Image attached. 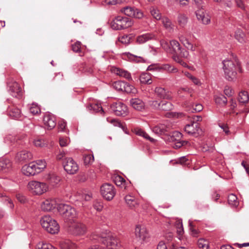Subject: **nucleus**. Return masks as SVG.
Wrapping results in <instances>:
<instances>
[{"instance_id": "3", "label": "nucleus", "mask_w": 249, "mask_h": 249, "mask_svg": "<svg viewBox=\"0 0 249 249\" xmlns=\"http://www.w3.org/2000/svg\"><path fill=\"white\" fill-rule=\"evenodd\" d=\"M90 239L95 242H102L107 246L106 249H119L121 246L119 240L113 236L104 238L96 233H92L90 236Z\"/></svg>"}, {"instance_id": "51", "label": "nucleus", "mask_w": 249, "mask_h": 249, "mask_svg": "<svg viewBox=\"0 0 249 249\" xmlns=\"http://www.w3.org/2000/svg\"><path fill=\"white\" fill-rule=\"evenodd\" d=\"M160 108L165 111L171 110L173 106L170 102L161 101Z\"/></svg>"}, {"instance_id": "54", "label": "nucleus", "mask_w": 249, "mask_h": 249, "mask_svg": "<svg viewBox=\"0 0 249 249\" xmlns=\"http://www.w3.org/2000/svg\"><path fill=\"white\" fill-rule=\"evenodd\" d=\"M197 245L201 249H208L209 247L208 241L202 238L198 240Z\"/></svg>"}, {"instance_id": "8", "label": "nucleus", "mask_w": 249, "mask_h": 249, "mask_svg": "<svg viewBox=\"0 0 249 249\" xmlns=\"http://www.w3.org/2000/svg\"><path fill=\"white\" fill-rule=\"evenodd\" d=\"M135 235L136 240L141 244L147 242L150 237L148 230L145 226L143 225L136 226Z\"/></svg>"}, {"instance_id": "59", "label": "nucleus", "mask_w": 249, "mask_h": 249, "mask_svg": "<svg viewBox=\"0 0 249 249\" xmlns=\"http://www.w3.org/2000/svg\"><path fill=\"white\" fill-rule=\"evenodd\" d=\"M160 45L162 48L169 53H172V49L170 44L166 40H162L160 41Z\"/></svg>"}, {"instance_id": "14", "label": "nucleus", "mask_w": 249, "mask_h": 249, "mask_svg": "<svg viewBox=\"0 0 249 249\" xmlns=\"http://www.w3.org/2000/svg\"><path fill=\"white\" fill-rule=\"evenodd\" d=\"M58 205L55 198H48L42 202L40 207L42 211L49 212L53 210L56 207H58Z\"/></svg>"}, {"instance_id": "44", "label": "nucleus", "mask_w": 249, "mask_h": 249, "mask_svg": "<svg viewBox=\"0 0 249 249\" xmlns=\"http://www.w3.org/2000/svg\"><path fill=\"white\" fill-rule=\"evenodd\" d=\"M189 227L191 235L194 237H197L199 231L198 230L195 229L193 221L191 220H189Z\"/></svg>"}, {"instance_id": "58", "label": "nucleus", "mask_w": 249, "mask_h": 249, "mask_svg": "<svg viewBox=\"0 0 249 249\" xmlns=\"http://www.w3.org/2000/svg\"><path fill=\"white\" fill-rule=\"evenodd\" d=\"M130 37L127 35H122L118 37V41L124 44H128L130 43Z\"/></svg>"}, {"instance_id": "40", "label": "nucleus", "mask_w": 249, "mask_h": 249, "mask_svg": "<svg viewBox=\"0 0 249 249\" xmlns=\"http://www.w3.org/2000/svg\"><path fill=\"white\" fill-rule=\"evenodd\" d=\"M149 10L151 15L156 20H160L162 18L161 13L158 8L152 6L150 8Z\"/></svg>"}, {"instance_id": "46", "label": "nucleus", "mask_w": 249, "mask_h": 249, "mask_svg": "<svg viewBox=\"0 0 249 249\" xmlns=\"http://www.w3.org/2000/svg\"><path fill=\"white\" fill-rule=\"evenodd\" d=\"M30 112L33 115H36L40 113L41 109L39 106L36 103H32L29 107Z\"/></svg>"}, {"instance_id": "7", "label": "nucleus", "mask_w": 249, "mask_h": 249, "mask_svg": "<svg viewBox=\"0 0 249 249\" xmlns=\"http://www.w3.org/2000/svg\"><path fill=\"white\" fill-rule=\"evenodd\" d=\"M133 21L131 19L125 17L118 16L110 23L111 28L116 30H123L132 26Z\"/></svg>"}, {"instance_id": "17", "label": "nucleus", "mask_w": 249, "mask_h": 249, "mask_svg": "<svg viewBox=\"0 0 249 249\" xmlns=\"http://www.w3.org/2000/svg\"><path fill=\"white\" fill-rule=\"evenodd\" d=\"M172 129V125L169 123L163 124H159L152 127V131L158 135L166 134Z\"/></svg>"}, {"instance_id": "62", "label": "nucleus", "mask_w": 249, "mask_h": 249, "mask_svg": "<svg viewBox=\"0 0 249 249\" xmlns=\"http://www.w3.org/2000/svg\"><path fill=\"white\" fill-rule=\"evenodd\" d=\"M149 71H160V66L158 64H152L149 66L147 69Z\"/></svg>"}, {"instance_id": "35", "label": "nucleus", "mask_w": 249, "mask_h": 249, "mask_svg": "<svg viewBox=\"0 0 249 249\" xmlns=\"http://www.w3.org/2000/svg\"><path fill=\"white\" fill-rule=\"evenodd\" d=\"M140 81L144 84H150L152 82L151 75L148 73H142L140 76Z\"/></svg>"}, {"instance_id": "13", "label": "nucleus", "mask_w": 249, "mask_h": 249, "mask_svg": "<svg viewBox=\"0 0 249 249\" xmlns=\"http://www.w3.org/2000/svg\"><path fill=\"white\" fill-rule=\"evenodd\" d=\"M8 91L13 97L20 98L22 97V93L21 87L18 84L15 82H9L8 83Z\"/></svg>"}, {"instance_id": "27", "label": "nucleus", "mask_w": 249, "mask_h": 249, "mask_svg": "<svg viewBox=\"0 0 249 249\" xmlns=\"http://www.w3.org/2000/svg\"><path fill=\"white\" fill-rule=\"evenodd\" d=\"M33 155L31 152L26 150H23L18 152L16 158L19 161H27L32 159Z\"/></svg>"}, {"instance_id": "1", "label": "nucleus", "mask_w": 249, "mask_h": 249, "mask_svg": "<svg viewBox=\"0 0 249 249\" xmlns=\"http://www.w3.org/2000/svg\"><path fill=\"white\" fill-rule=\"evenodd\" d=\"M222 63L225 77L228 81L235 80L238 77V72H242L240 63L235 59L224 60Z\"/></svg>"}, {"instance_id": "21", "label": "nucleus", "mask_w": 249, "mask_h": 249, "mask_svg": "<svg viewBox=\"0 0 249 249\" xmlns=\"http://www.w3.org/2000/svg\"><path fill=\"white\" fill-rule=\"evenodd\" d=\"M43 121L45 127L47 129H52L55 126L56 124L55 118L52 114H45Z\"/></svg>"}, {"instance_id": "26", "label": "nucleus", "mask_w": 249, "mask_h": 249, "mask_svg": "<svg viewBox=\"0 0 249 249\" xmlns=\"http://www.w3.org/2000/svg\"><path fill=\"white\" fill-rule=\"evenodd\" d=\"M12 167V162L10 160L6 158L0 159V171L3 172H8Z\"/></svg>"}, {"instance_id": "24", "label": "nucleus", "mask_w": 249, "mask_h": 249, "mask_svg": "<svg viewBox=\"0 0 249 249\" xmlns=\"http://www.w3.org/2000/svg\"><path fill=\"white\" fill-rule=\"evenodd\" d=\"M46 179L50 186L55 187L58 186L61 180V178L56 174L52 173L47 175Z\"/></svg>"}, {"instance_id": "20", "label": "nucleus", "mask_w": 249, "mask_h": 249, "mask_svg": "<svg viewBox=\"0 0 249 249\" xmlns=\"http://www.w3.org/2000/svg\"><path fill=\"white\" fill-rule=\"evenodd\" d=\"M35 163L34 162H31L28 164L24 165L21 169L22 173L25 176L29 177L34 176L38 174L36 169Z\"/></svg>"}, {"instance_id": "29", "label": "nucleus", "mask_w": 249, "mask_h": 249, "mask_svg": "<svg viewBox=\"0 0 249 249\" xmlns=\"http://www.w3.org/2000/svg\"><path fill=\"white\" fill-rule=\"evenodd\" d=\"M8 113L10 117L15 119H18L21 117L20 110L14 106L9 107Z\"/></svg>"}, {"instance_id": "42", "label": "nucleus", "mask_w": 249, "mask_h": 249, "mask_svg": "<svg viewBox=\"0 0 249 249\" xmlns=\"http://www.w3.org/2000/svg\"><path fill=\"white\" fill-rule=\"evenodd\" d=\"M162 70L172 73H176L178 71L177 68L169 64H165L160 66V71Z\"/></svg>"}, {"instance_id": "53", "label": "nucleus", "mask_w": 249, "mask_h": 249, "mask_svg": "<svg viewBox=\"0 0 249 249\" xmlns=\"http://www.w3.org/2000/svg\"><path fill=\"white\" fill-rule=\"evenodd\" d=\"M229 204L231 206L236 207L238 206V202L237 201V196L233 195L231 194L228 196Z\"/></svg>"}, {"instance_id": "31", "label": "nucleus", "mask_w": 249, "mask_h": 249, "mask_svg": "<svg viewBox=\"0 0 249 249\" xmlns=\"http://www.w3.org/2000/svg\"><path fill=\"white\" fill-rule=\"evenodd\" d=\"M61 249H76V245L70 240H63L60 242Z\"/></svg>"}, {"instance_id": "25", "label": "nucleus", "mask_w": 249, "mask_h": 249, "mask_svg": "<svg viewBox=\"0 0 249 249\" xmlns=\"http://www.w3.org/2000/svg\"><path fill=\"white\" fill-rule=\"evenodd\" d=\"M124 199L125 203L131 209L136 208L139 204L138 200L132 195H126L124 197Z\"/></svg>"}, {"instance_id": "10", "label": "nucleus", "mask_w": 249, "mask_h": 249, "mask_svg": "<svg viewBox=\"0 0 249 249\" xmlns=\"http://www.w3.org/2000/svg\"><path fill=\"white\" fill-rule=\"evenodd\" d=\"M63 167L66 172L71 175L76 173L79 169L77 163L71 158L65 159L63 162Z\"/></svg>"}, {"instance_id": "41", "label": "nucleus", "mask_w": 249, "mask_h": 249, "mask_svg": "<svg viewBox=\"0 0 249 249\" xmlns=\"http://www.w3.org/2000/svg\"><path fill=\"white\" fill-rule=\"evenodd\" d=\"M114 181L117 186L126 189V182L123 177L120 176H117L114 178Z\"/></svg>"}, {"instance_id": "22", "label": "nucleus", "mask_w": 249, "mask_h": 249, "mask_svg": "<svg viewBox=\"0 0 249 249\" xmlns=\"http://www.w3.org/2000/svg\"><path fill=\"white\" fill-rule=\"evenodd\" d=\"M184 131L189 135H195L199 134L201 130L200 129L198 123L193 122L191 124L186 125L184 127Z\"/></svg>"}, {"instance_id": "60", "label": "nucleus", "mask_w": 249, "mask_h": 249, "mask_svg": "<svg viewBox=\"0 0 249 249\" xmlns=\"http://www.w3.org/2000/svg\"><path fill=\"white\" fill-rule=\"evenodd\" d=\"M193 1L198 9H204L205 2L203 0H193Z\"/></svg>"}, {"instance_id": "19", "label": "nucleus", "mask_w": 249, "mask_h": 249, "mask_svg": "<svg viewBox=\"0 0 249 249\" xmlns=\"http://www.w3.org/2000/svg\"><path fill=\"white\" fill-rule=\"evenodd\" d=\"M196 15L198 20L204 25L209 24L211 22V17L205 12L204 10L197 9L196 11Z\"/></svg>"}, {"instance_id": "49", "label": "nucleus", "mask_w": 249, "mask_h": 249, "mask_svg": "<svg viewBox=\"0 0 249 249\" xmlns=\"http://www.w3.org/2000/svg\"><path fill=\"white\" fill-rule=\"evenodd\" d=\"M123 91L128 93L135 94L137 93V90L133 86L125 82V85Z\"/></svg>"}, {"instance_id": "48", "label": "nucleus", "mask_w": 249, "mask_h": 249, "mask_svg": "<svg viewBox=\"0 0 249 249\" xmlns=\"http://www.w3.org/2000/svg\"><path fill=\"white\" fill-rule=\"evenodd\" d=\"M84 163L85 165H89L91 164L94 160V156L92 154H85L83 156Z\"/></svg>"}, {"instance_id": "18", "label": "nucleus", "mask_w": 249, "mask_h": 249, "mask_svg": "<svg viewBox=\"0 0 249 249\" xmlns=\"http://www.w3.org/2000/svg\"><path fill=\"white\" fill-rule=\"evenodd\" d=\"M156 95L160 99L171 100L173 98L172 94L168 90L162 87H157L155 89Z\"/></svg>"}, {"instance_id": "6", "label": "nucleus", "mask_w": 249, "mask_h": 249, "mask_svg": "<svg viewBox=\"0 0 249 249\" xmlns=\"http://www.w3.org/2000/svg\"><path fill=\"white\" fill-rule=\"evenodd\" d=\"M42 227L51 234L57 233L59 231V226L57 222L50 215H45L40 220Z\"/></svg>"}, {"instance_id": "37", "label": "nucleus", "mask_w": 249, "mask_h": 249, "mask_svg": "<svg viewBox=\"0 0 249 249\" xmlns=\"http://www.w3.org/2000/svg\"><path fill=\"white\" fill-rule=\"evenodd\" d=\"M214 100L215 103L220 106H225L227 102L226 97L222 94L215 95Z\"/></svg>"}, {"instance_id": "4", "label": "nucleus", "mask_w": 249, "mask_h": 249, "mask_svg": "<svg viewBox=\"0 0 249 249\" xmlns=\"http://www.w3.org/2000/svg\"><path fill=\"white\" fill-rule=\"evenodd\" d=\"M58 211L67 221H73L78 216L75 209L66 204H59L58 205Z\"/></svg>"}, {"instance_id": "36", "label": "nucleus", "mask_w": 249, "mask_h": 249, "mask_svg": "<svg viewBox=\"0 0 249 249\" xmlns=\"http://www.w3.org/2000/svg\"><path fill=\"white\" fill-rule=\"evenodd\" d=\"M36 165V169L38 173L41 172L46 167V163L44 160H39L33 161Z\"/></svg>"}, {"instance_id": "38", "label": "nucleus", "mask_w": 249, "mask_h": 249, "mask_svg": "<svg viewBox=\"0 0 249 249\" xmlns=\"http://www.w3.org/2000/svg\"><path fill=\"white\" fill-rule=\"evenodd\" d=\"M88 108L89 110L93 111L94 112H101V113L104 112L102 107L99 103H94L91 104L88 107Z\"/></svg>"}, {"instance_id": "15", "label": "nucleus", "mask_w": 249, "mask_h": 249, "mask_svg": "<svg viewBox=\"0 0 249 249\" xmlns=\"http://www.w3.org/2000/svg\"><path fill=\"white\" fill-rule=\"evenodd\" d=\"M87 227L81 222L73 223L71 228L72 233L75 235H83L87 232Z\"/></svg>"}, {"instance_id": "28", "label": "nucleus", "mask_w": 249, "mask_h": 249, "mask_svg": "<svg viewBox=\"0 0 249 249\" xmlns=\"http://www.w3.org/2000/svg\"><path fill=\"white\" fill-rule=\"evenodd\" d=\"M179 41L182 43L184 46L188 50L191 51H195L196 47L190 42L189 40L184 36L181 35L179 36Z\"/></svg>"}, {"instance_id": "39", "label": "nucleus", "mask_w": 249, "mask_h": 249, "mask_svg": "<svg viewBox=\"0 0 249 249\" xmlns=\"http://www.w3.org/2000/svg\"><path fill=\"white\" fill-rule=\"evenodd\" d=\"M177 19L178 24L181 27H185L188 22V18L184 14H179Z\"/></svg>"}, {"instance_id": "32", "label": "nucleus", "mask_w": 249, "mask_h": 249, "mask_svg": "<svg viewBox=\"0 0 249 249\" xmlns=\"http://www.w3.org/2000/svg\"><path fill=\"white\" fill-rule=\"evenodd\" d=\"M154 36L150 33H146L140 36L137 37L136 41L139 44H143L148 40L154 38Z\"/></svg>"}, {"instance_id": "11", "label": "nucleus", "mask_w": 249, "mask_h": 249, "mask_svg": "<svg viewBox=\"0 0 249 249\" xmlns=\"http://www.w3.org/2000/svg\"><path fill=\"white\" fill-rule=\"evenodd\" d=\"M100 191L103 197L107 200L112 199L116 194L114 186L109 183L103 184L101 187Z\"/></svg>"}, {"instance_id": "34", "label": "nucleus", "mask_w": 249, "mask_h": 249, "mask_svg": "<svg viewBox=\"0 0 249 249\" xmlns=\"http://www.w3.org/2000/svg\"><path fill=\"white\" fill-rule=\"evenodd\" d=\"M107 120L108 123L112 124L114 126H118L121 128L123 129V130L125 132V133H128V132L127 130L125 125L123 123L119 122L118 120L110 118H107Z\"/></svg>"}, {"instance_id": "61", "label": "nucleus", "mask_w": 249, "mask_h": 249, "mask_svg": "<svg viewBox=\"0 0 249 249\" xmlns=\"http://www.w3.org/2000/svg\"><path fill=\"white\" fill-rule=\"evenodd\" d=\"M34 144L37 147H43L46 145L44 140L42 139H36L34 141Z\"/></svg>"}, {"instance_id": "33", "label": "nucleus", "mask_w": 249, "mask_h": 249, "mask_svg": "<svg viewBox=\"0 0 249 249\" xmlns=\"http://www.w3.org/2000/svg\"><path fill=\"white\" fill-rule=\"evenodd\" d=\"M160 20H161L163 26L167 31L170 32L173 31L174 25L170 19L167 17H163Z\"/></svg>"}, {"instance_id": "23", "label": "nucleus", "mask_w": 249, "mask_h": 249, "mask_svg": "<svg viewBox=\"0 0 249 249\" xmlns=\"http://www.w3.org/2000/svg\"><path fill=\"white\" fill-rule=\"evenodd\" d=\"M131 107L135 110L142 111L145 109V104L143 101L139 98H132L129 101Z\"/></svg>"}, {"instance_id": "2", "label": "nucleus", "mask_w": 249, "mask_h": 249, "mask_svg": "<svg viewBox=\"0 0 249 249\" xmlns=\"http://www.w3.org/2000/svg\"><path fill=\"white\" fill-rule=\"evenodd\" d=\"M170 47L172 48V52H173L174 53L172 56L173 60L182 66L188 68V65L181 58H188L189 56L188 51L182 48L179 42L176 40H171L170 42Z\"/></svg>"}, {"instance_id": "56", "label": "nucleus", "mask_w": 249, "mask_h": 249, "mask_svg": "<svg viewBox=\"0 0 249 249\" xmlns=\"http://www.w3.org/2000/svg\"><path fill=\"white\" fill-rule=\"evenodd\" d=\"M127 55L129 59L133 61H135L137 62H141L144 61V58L142 56L134 55L129 53H127Z\"/></svg>"}, {"instance_id": "9", "label": "nucleus", "mask_w": 249, "mask_h": 249, "mask_svg": "<svg viewBox=\"0 0 249 249\" xmlns=\"http://www.w3.org/2000/svg\"><path fill=\"white\" fill-rule=\"evenodd\" d=\"M121 11L126 16L137 19H142L144 14L142 10L131 6H126L121 9Z\"/></svg>"}, {"instance_id": "43", "label": "nucleus", "mask_w": 249, "mask_h": 249, "mask_svg": "<svg viewBox=\"0 0 249 249\" xmlns=\"http://www.w3.org/2000/svg\"><path fill=\"white\" fill-rule=\"evenodd\" d=\"M125 85V82L118 81L113 83L112 88L117 91H123Z\"/></svg>"}, {"instance_id": "55", "label": "nucleus", "mask_w": 249, "mask_h": 249, "mask_svg": "<svg viewBox=\"0 0 249 249\" xmlns=\"http://www.w3.org/2000/svg\"><path fill=\"white\" fill-rule=\"evenodd\" d=\"M173 244L170 245L169 243H165L164 241H160L158 244L157 249H172Z\"/></svg>"}, {"instance_id": "50", "label": "nucleus", "mask_w": 249, "mask_h": 249, "mask_svg": "<svg viewBox=\"0 0 249 249\" xmlns=\"http://www.w3.org/2000/svg\"><path fill=\"white\" fill-rule=\"evenodd\" d=\"M235 38L240 43L245 41V35L240 29H237L235 32Z\"/></svg>"}, {"instance_id": "16", "label": "nucleus", "mask_w": 249, "mask_h": 249, "mask_svg": "<svg viewBox=\"0 0 249 249\" xmlns=\"http://www.w3.org/2000/svg\"><path fill=\"white\" fill-rule=\"evenodd\" d=\"M182 134L178 131H174L173 132L172 135L170 136L169 140L170 142H174L173 147L178 149L183 146L186 142L181 141Z\"/></svg>"}, {"instance_id": "47", "label": "nucleus", "mask_w": 249, "mask_h": 249, "mask_svg": "<svg viewBox=\"0 0 249 249\" xmlns=\"http://www.w3.org/2000/svg\"><path fill=\"white\" fill-rule=\"evenodd\" d=\"M249 99L248 93L246 91H241L239 93L238 100L240 103H246Z\"/></svg>"}, {"instance_id": "30", "label": "nucleus", "mask_w": 249, "mask_h": 249, "mask_svg": "<svg viewBox=\"0 0 249 249\" xmlns=\"http://www.w3.org/2000/svg\"><path fill=\"white\" fill-rule=\"evenodd\" d=\"M114 72L121 77H123L128 80H132L131 74L127 71L123 69L116 68L113 70Z\"/></svg>"}, {"instance_id": "52", "label": "nucleus", "mask_w": 249, "mask_h": 249, "mask_svg": "<svg viewBox=\"0 0 249 249\" xmlns=\"http://www.w3.org/2000/svg\"><path fill=\"white\" fill-rule=\"evenodd\" d=\"M136 134L137 135L144 138L145 139L150 141V142H154L155 141V140L153 138L150 137L147 133H146L145 131H144L143 130L141 129L137 130L136 131Z\"/></svg>"}, {"instance_id": "5", "label": "nucleus", "mask_w": 249, "mask_h": 249, "mask_svg": "<svg viewBox=\"0 0 249 249\" xmlns=\"http://www.w3.org/2000/svg\"><path fill=\"white\" fill-rule=\"evenodd\" d=\"M27 188L32 194L40 196L48 191L49 186L44 182L31 180L28 182Z\"/></svg>"}, {"instance_id": "57", "label": "nucleus", "mask_w": 249, "mask_h": 249, "mask_svg": "<svg viewBox=\"0 0 249 249\" xmlns=\"http://www.w3.org/2000/svg\"><path fill=\"white\" fill-rule=\"evenodd\" d=\"M36 249H55V248L50 244L41 242L37 245Z\"/></svg>"}, {"instance_id": "63", "label": "nucleus", "mask_w": 249, "mask_h": 249, "mask_svg": "<svg viewBox=\"0 0 249 249\" xmlns=\"http://www.w3.org/2000/svg\"><path fill=\"white\" fill-rule=\"evenodd\" d=\"M72 50L75 53L80 52L81 51V43L79 41L75 42L72 46Z\"/></svg>"}, {"instance_id": "12", "label": "nucleus", "mask_w": 249, "mask_h": 249, "mask_svg": "<svg viewBox=\"0 0 249 249\" xmlns=\"http://www.w3.org/2000/svg\"><path fill=\"white\" fill-rule=\"evenodd\" d=\"M110 108L113 112L117 116H125L128 113L127 106L121 102L113 103Z\"/></svg>"}, {"instance_id": "45", "label": "nucleus", "mask_w": 249, "mask_h": 249, "mask_svg": "<svg viewBox=\"0 0 249 249\" xmlns=\"http://www.w3.org/2000/svg\"><path fill=\"white\" fill-rule=\"evenodd\" d=\"M0 197L3 198V200L4 201V203L11 210L14 209V204L11 198L2 193H0Z\"/></svg>"}, {"instance_id": "64", "label": "nucleus", "mask_w": 249, "mask_h": 249, "mask_svg": "<svg viewBox=\"0 0 249 249\" xmlns=\"http://www.w3.org/2000/svg\"><path fill=\"white\" fill-rule=\"evenodd\" d=\"M70 142L69 139L67 138H60L59 144L61 147L67 146Z\"/></svg>"}]
</instances>
